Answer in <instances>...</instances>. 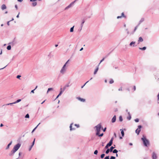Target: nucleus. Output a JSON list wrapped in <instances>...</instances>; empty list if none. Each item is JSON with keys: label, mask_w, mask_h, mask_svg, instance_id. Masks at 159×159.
<instances>
[{"label": "nucleus", "mask_w": 159, "mask_h": 159, "mask_svg": "<svg viewBox=\"0 0 159 159\" xmlns=\"http://www.w3.org/2000/svg\"><path fill=\"white\" fill-rule=\"evenodd\" d=\"M141 139L143 141L144 146L148 147L149 145V140L146 139V137L144 135H143V137L141 138Z\"/></svg>", "instance_id": "obj_1"}, {"label": "nucleus", "mask_w": 159, "mask_h": 159, "mask_svg": "<svg viewBox=\"0 0 159 159\" xmlns=\"http://www.w3.org/2000/svg\"><path fill=\"white\" fill-rule=\"evenodd\" d=\"M101 127L102 125L101 124H99L95 127V128H96V135H98L99 134Z\"/></svg>", "instance_id": "obj_2"}, {"label": "nucleus", "mask_w": 159, "mask_h": 159, "mask_svg": "<svg viewBox=\"0 0 159 159\" xmlns=\"http://www.w3.org/2000/svg\"><path fill=\"white\" fill-rule=\"evenodd\" d=\"M67 66H66V64H64L60 71V73L62 75L64 74L66 72Z\"/></svg>", "instance_id": "obj_3"}, {"label": "nucleus", "mask_w": 159, "mask_h": 159, "mask_svg": "<svg viewBox=\"0 0 159 159\" xmlns=\"http://www.w3.org/2000/svg\"><path fill=\"white\" fill-rule=\"evenodd\" d=\"M142 128V126L140 125L138 126V128L135 130L136 133L137 134V135H139L141 131L140 129Z\"/></svg>", "instance_id": "obj_4"}, {"label": "nucleus", "mask_w": 159, "mask_h": 159, "mask_svg": "<svg viewBox=\"0 0 159 159\" xmlns=\"http://www.w3.org/2000/svg\"><path fill=\"white\" fill-rule=\"evenodd\" d=\"M20 145L21 144L20 143H18L14 146L13 149L16 151L20 148Z\"/></svg>", "instance_id": "obj_5"}, {"label": "nucleus", "mask_w": 159, "mask_h": 159, "mask_svg": "<svg viewBox=\"0 0 159 159\" xmlns=\"http://www.w3.org/2000/svg\"><path fill=\"white\" fill-rule=\"evenodd\" d=\"M77 0H75L74 1H73V2H71L68 6H67L65 8V10L67 9H68L69 8H70V7H71L75 3V2L76 1H77Z\"/></svg>", "instance_id": "obj_6"}, {"label": "nucleus", "mask_w": 159, "mask_h": 159, "mask_svg": "<svg viewBox=\"0 0 159 159\" xmlns=\"http://www.w3.org/2000/svg\"><path fill=\"white\" fill-rule=\"evenodd\" d=\"M152 158L153 159H157V158L156 154L154 152L152 153Z\"/></svg>", "instance_id": "obj_7"}, {"label": "nucleus", "mask_w": 159, "mask_h": 159, "mask_svg": "<svg viewBox=\"0 0 159 159\" xmlns=\"http://www.w3.org/2000/svg\"><path fill=\"white\" fill-rule=\"evenodd\" d=\"M16 152L13 148V150L11 151V153L9 154L10 156H12Z\"/></svg>", "instance_id": "obj_8"}, {"label": "nucleus", "mask_w": 159, "mask_h": 159, "mask_svg": "<svg viewBox=\"0 0 159 159\" xmlns=\"http://www.w3.org/2000/svg\"><path fill=\"white\" fill-rule=\"evenodd\" d=\"M116 120V115H115L111 119V122L112 123L115 122Z\"/></svg>", "instance_id": "obj_9"}, {"label": "nucleus", "mask_w": 159, "mask_h": 159, "mask_svg": "<svg viewBox=\"0 0 159 159\" xmlns=\"http://www.w3.org/2000/svg\"><path fill=\"white\" fill-rule=\"evenodd\" d=\"M99 64L98 65V66H97L96 68L95 69L94 71V74L95 75L97 71H98V69H99Z\"/></svg>", "instance_id": "obj_10"}, {"label": "nucleus", "mask_w": 159, "mask_h": 159, "mask_svg": "<svg viewBox=\"0 0 159 159\" xmlns=\"http://www.w3.org/2000/svg\"><path fill=\"white\" fill-rule=\"evenodd\" d=\"M77 99L78 100L80 101L81 102H84L85 101V100L84 99L80 97H77Z\"/></svg>", "instance_id": "obj_11"}, {"label": "nucleus", "mask_w": 159, "mask_h": 159, "mask_svg": "<svg viewBox=\"0 0 159 159\" xmlns=\"http://www.w3.org/2000/svg\"><path fill=\"white\" fill-rule=\"evenodd\" d=\"M122 17H125L126 16L124 15V13L123 12H122V13H121V16H118L117 17V19H119V18H121Z\"/></svg>", "instance_id": "obj_12"}, {"label": "nucleus", "mask_w": 159, "mask_h": 159, "mask_svg": "<svg viewBox=\"0 0 159 159\" xmlns=\"http://www.w3.org/2000/svg\"><path fill=\"white\" fill-rule=\"evenodd\" d=\"M6 8V6L5 4H3L1 7V9L2 10H4Z\"/></svg>", "instance_id": "obj_13"}, {"label": "nucleus", "mask_w": 159, "mask_h": 159, "mask_svg": "<svg viewBox=\"0 0 159 159\" xmlns=\"http://www.w3.org/2000/svg\"><path fill=\"white\" fill-rule=\"evenodd\" d=\"M12 142L11 141L7 145V147L6 148V149H8L9 148Z\"/></svg>", "instance_id": "obj_14"}, {"label": "nucleus", "mask_w": 159, "mask_h": 159, "mask_svg": "<svg viewBox=\"0 0 159 159\" xmlns=\"http://www.w3.org/2000/svg\"><path fill=\"white\" fill-rule=\"evenodd\" d=\"M128 114L129 115V116L128 117H127V119L128 120H130L131 118V116L130 114V113L129 112H128Z\"/></svg>", "instance_id": "obj_15"}, {"label": "nucleus", "mask_w": 159, "mask_h": 159, "mask_svg": "<svg viewBox=\"0 0 159 159\" xmlns=\"http://www.w3.org/2000/svg\"><path fill=\"white\" fill-rule=\"evenodd\" d=\"M143 41V38H142V37H139V40H138V41L139 42H142Z\"/></svg>", "instance_id": "obj_16"}, {"label": "nucleus", "mask_w": 159, "mask_h": 159, "mask_svg": "<svg viewBox=\"0 0 159 159\" xmlns=\"http://www.w3.org/2000/svg\"><path fill=\"white\" fill-rule=\"evenodd\" d=\"M85 22V21L84 20H82V22L81 25V30L82 29V28L84 24V23Z\"/></svg>", "instance_id": "obj_17"}, {"label": "nucleus", "mask_w": 159, "mask_h": 159, "mask_svg": "<svg viewBox=\"0 0 159 159\" xmlns=\"http://www.w3.org/2000/svg\"><path fill=\"white\" fill-rule=\"evenodd\" d=\"M120 130L121 131V134L122 135V137H124V132L123 131V130L121 129H120Z\"/></svg>", "instance_id": "obj_18"}, {"label": "nucleus", "mask_w": 159, "mask_h": 159, "mask_svg": "<svg viewBox=\"0 0 159 159\" xmlns=\"http://www.w3.org/2000/svg\"><path fill=\"white\" fill-rule=\"evenodd\" d=\"M144 20V18H142L141 20H140L139 21V24H138V25H139V24L141 23H142V22H143V21Z\"/></svg>", "instance_id": "obj_19"}, {"label": "nucleus", "mask_w": 159, "mask_h": 159, "mask_svg": "<svg viewBox=\"0 0 159 159\" xmlns=\"http://www.w3.org/2000/svg\"><path fill=\"white\" fill-rule=\"evenodd\" d=\"M135 42H133V41L131 42L129 44V46H132L133 44H134L133 46L134 47V44H135Z\"/></svg>", "instance_id": "obj_20"}, {"label": "nucleus", "mask_w": 159, "mask_h": 159, "mask_svg": "<svg viewBox=\"0 0 159 159\" xmlns=\"http://www.w3.org/2000/svg\"><path fill=\"white\" fill-rule=\"evenodd\" d=\"M115 148V147H114L112 146H111L110 148L109 149H110V152H112L113 150V149Z\"/></svg>", "instance_id": "obj_21"}, {"label": "nucleus", "mask_w": 159, "mask_h": 159, "mask_svg": "<svg viewBox=\"0 0 159 159\" xmlns=\"http://www.w3.org/2000/svg\"><path fill=\"white\" fill-rule=\"evenodd\" d=\"M112 143H111V142H109L107 144V146L108 147L111 146Z\"/></svg>", "instance_id": "obj_22"}, {"label": "nucleus", "mask_w": 159, "mask_h": 159, "mask_svg": "<svg viewBox=\"0 0 159 159\" xmlns=\"http://www.w3.org/2000/svg\"><path fill=\"white\" fill-rule=\"evenodd\" d=\"M40 124V123H39V124L32 131V133H33L35 130L36 129V128H37L39 125Z\"/></svg>", "instance_id": "obj_23"}, {"label": "nucleus", "mask_w": 159, "mask_h": 159, "mask_svg": "<svg viewBox=\"0 0 159 159\" xmlns=\"http://www.w3.org/2000/svg\"><path fill=\"white\" fill-rule=\"evenodd\" d=\"M113 153H117L118 151L116 149H115L112 151Z\"/></svg>", "instance_id": "obj_24"}, {"label": "nucleus", "mask_w": 159, "mask_h": 159, "mask_svg": "<svg viewBox=\"0 0 159 159\" xmlns=\"http://www.w3.org/2000/svg\"><path fill=\"white\" fill-rule=\"evenodd\" d=\"M7 49L8 50H10L11 49V46L10 45H8L7 47Z\"/></svg>", "instance_id": "obj_25"}, {"label": "nucleus", "mask_w": 159, "mask_h": 159, "mask_svg": "<svg viewBox=\"0 0 159 159\" xmlns=\"http://www.w3.org/2000/svg\"><path fill=\"white\" fill-rule=\"evenodd\" d=\"M119 121L120 122H121L123 121V119L122 116H120L119 117Z\"/></svg>", "instance_id": "obj_26"}, {"label": "nucleus", "mask_w": 159, "mask_h": 159, "mask_svg": "<svg viewBox=\"0 0 159 159\" xmlns=\"http://www.w3.org/2000/svg\"><path fill=\"white\" fill-rule=\"evenodd\" d=\"M72 125H73V123L71 124L70 125V130H73L75 129H74V128L72 129Z\"/></svg>", "instance_id": "obj_27"}, {"label": "nucleus", "mask_w": 159, "mask_h": 159, "mask_svg": "<svg viewBox=\"0 0 159 159\" xmlns=\"http://www.w3.org/2000/svg\"><path fill=\"white\" fill-rule=\"evenodd\" d=\"M74 27V26H73L71 28L70 30V32H72L73 31Z\"/></svg>", "instance_id": "obj_28"}, {"label": "nucleus", "mask_w": 159, "mask_h": 159, "mask_svg": "<svg viewBox=\"0 0 159 159\" xmlns=\"http://www.w3.org/2000/svg\"><path fill=\"white\" fill-rule=\"evenodd\" d=\"M139 49L143 50H144L146 49V48L145 47H144L142 48H139Z\"/></svg>", "instance_id": "obj_29"}, {"label": "nucleus", "mask_w": 159, "mask_h": 159, "mask_svg": "<svg viewBox=\"0 0 159 159\" xmlns=\"http://www.w3.org/2000/svg\"><path fill=\"white\" fill-rule=\"evenodd\" d=\"M32 5L33 7H35L37 5V2H34L32 3Z\"/></svg>", "instance_id": "obj_30"}, {"label": "nucleus", "mask_w": 159, "mask_h": 159, "mask_svg": "<svg viewBox=\"0 0 159 159\" xmlns=\"http://www.w3.org/2000/svg\"><path fill=\"white\" fill-rule=\"evenodd\" d=\"M21 101V99H18L17 100V101H16L15 102H14V103H15V104L16 103H18V102H20Z\"/></svg>", "instance_id": "obj_31"}, {"label": "nucleus", "mask_w": 159, "mask_h": 159, "mask_svg": "<svg viewBox=\"0 0 159 159\" xmlns=\"http://www.w3.org/2000/svg\"><path fill=\"white\" fill-rule=\"evenodd\" d=\"M139 25H138L136 26L135 27V28L134 29V31H133V32L132 34H133L134 33L136 30H137V28H138V26Z\"/></svg>", "instance_id": "obj_32"}, {"label": "nucleus", "mask_w": 159, "mask_h": 159, "mask_svg": "<svg viewBox=\"0 0 159 159\" xmlns=\"http://www.w3.org/2000/svg\"><path fill=\"white\" fill-rule=\"evenodd\" d=\"M53 90V88H49L48 89V91H47V93H48V92L51 91V90Z\"/></svg>", "instance_id": "obj_33"}, {"label": "nucleus", "mask_w": 159, "mask_h": 159, "mask_svg": "<svg viewBox=\"0 0 159 159\" xmlns=\"http://www.w3.org/2000/svg\"><path fill=\"white\" fill-rule=\"evenodd\" d=\"M109 152H110V149H107V150L106 151L105 153L106 154H108Z\"/></svg>", "instance_id": "obj_34"}, {"label": "nucleus", "mask_w": 159, "mask_h": 159, "mask_svg": "<svg viewBox=\"0 0 159 159\" xmlns=\"http://www.w3.org/2000/svg\"><path fill=\"white\" fill-rule=\"evenodd\" d=\"M96 135L98 136L99 137H102L103 135V134L102 133V134H100V133H99V134L98 135Z\"/></svg>", "instance_id": "obj_35"}, {"label": "nucleus", "mask_w": 159, "mask_h": 159, "mask_svg": "<svg viewBox=\"0 0 159 159\" xmlns=\"http://www.w3.org/2000/svg\"><path fill=\"white\" fill-rule=\"evenodd\" d=\"M105 154H102L101 155L100 157L101 158H103L105 156Z\"/></svg>", "instance_id": "obj_36"}, {"label": "nucleus", "mask_w": 159, "mask_h": 159, "mask_svg": "<svg viewBox=\"0 0 159 159\" xmlns=\"http://www.w3.org/2000/svg\"><path fill=\"white\" fill-rule=\"evenodd\" d=\"M113 139H114V138H113V137H112V138H111L110 140V141L109 142H111V143H113Z\"/></svg>", "instance_id": "obj_37"}, {"label": "nucleus", "mask_w": 159, "mask_h": 159, "mask_svg": "<svg viewBox=\"0 0 159 159\" xmlns=\"http://www.w3.org/2000/svg\"><path fill=\"white\" fill-rule=\"evenodd\" d=\"M15 104V103H14V102L12 103L7 104H6V105H12V104Z\"/></svg>", "instance_id": "obj_38"}, {"label": "nucleus", "mask_w": 159, "mask_h": 159, "mask_svg": "<svg viewBox=\"0 0 159 159\" xmlns=\"http://www.w3.org/2000/svg\"><path fill=\"white\" fill-rule=\"evenodd\" d=\"M113 82H114V81L112 79L111 80L109 81V83L110 84H111L113 83Z\"/></svg>", "instance_id": "obj_39"}, {"label": "nucleus", "mask_w": 159, "mask_h": 159, "mask_svg": "<svg viewBox=\"0 0 159 159\" xmlns=\"http://www.w3.org/2000/svg\"><path fill=\"white\" fill-rule=\"evenodd\" d=\"M98 153V151L97 150H95L94 152V154L97 155Z\"/></svg>", "instance_id": "obj_40"}, {"label": "nucleus", "mask_w": 159, "mask_h": 159, "mask_svg": "<svg viewBox=\"0 0 159 159\" xmlns=\"http://www.w3.org/2000/svg\"><path fill=\"white\" fill-rule=\"evenodd\" d=\"M25 118H29V115L28 114H27L25 116Z\"/></svg>", "instance_id": "obj_41"}, {"label": "nucleus", "mask_w": 159, "mask_h": 159, "mask_svg": "<svg viewBox=\"0 0 159 159\" xmlns=\"http://www.w3.org/2000/svg\"><path fill=\"white\" fill-rule=\"evenodd\" d=\"M139 120L138 118H137L135 120V121L136 122H138L139 121Z\"/></svg>", "instance_id": "obj_42"}, {"label": "nucleus", "mask_w": 159, "mask_h": 159, "mask_svg": "<svg viewBox=\"0 0 159 159\" xmlns=\"http://www.w3.org/2000/svg\"><path fill=\"white\" fill-rule=\"evenodd\" d=\"M116 157L114 156H111L110 159H115Z\"/></svg>", "instance_id": "obj_43"}, {"label": "nucleus", "mask_w": 159, "mask_h": 159, "mask_svg": "<svg viewBox=\"0 0 159 159\" xmlns=\"http://www.w3.org/2000/svg\"><path fill=\"white\" fill-rule=\"evenodd\" d=\"M35 139H34V141H33L32 143V147H33V145H34V142H35Z\"/></svg>", "instance_id": "obj_44"}, {"label": "nucleus", "mask_w": 159, "mask_h": 159, "mask_svg": "<svg viewBox=\"0 0 159 159\" xmlns=\"http://www.w3.org/2000/svg\"><path fill=\"white\" fill-rule=\"evenodd\" d=\"M104 60V58H103L101 61H100V63H99L98 64H99V65H100V64L102 61H103Z\"/></svg>", "instance_id": "obj_45"}, {"label": "nucleus", "mask_w": 159, "mask_h": 159, "mask_svg": "<svg viewBox=\"0 0 159 159\" xmlns=\"http://www.w3.org/2000/svg\"><path fill=\"white\" fill-rule=\"evenodd\" d=\"M21 75H17L16 76V78L17 79H20V78L21 77Z\"/></svg>", "instance_id": "obj_46"}, {"label": "nucleus", "mask_w": 159, "mask_h": 159, "mask_svg": "<svg viewBox=\"0 0 159 159\" xmlns=\"http://www.w3.org/2000/svg\"><path fill=\"white\" fill-rule=\"evenodd\" d=\"M104 159H109V156H107Z\"/></svg>", "instance_id": "obj_47"}, {"label": "nucleus", "mask_w": 159, "mask_h": 159, "mask_svg": "<svg viewBox=\"0 0 159 159\" xmlns=\"http://www.w3.org/2000/svg\"><path fill=\"white\" fill-rule=\"evenodd\" d=\"M118 90L119 91H122V87H120L119 89H118Z\"/></svg>", "instance_id": "obj_48"}, {"label": "nucleus", "mask_w": 159, "mask_h": 159, "mask_svg": "<svg viewBox=\"0 0 159 159\" xmlns=\"http://www.w3.org/2000/svg\"><path fill=\"white\" fill-rule=\"evenodd\" d=\"M69 60H68L64 64H66H66H67V63H68V62H69Z\"/></svg>", "instance_id": "obj_49"}, {"label": "nucleus", "mask_w": 159, "mask_h": 159, "mask_svg": "<svg viewBox=\"0 0 159 159\" xmlns=\"http://www.w3.org/2000/svg\"><path fill=\"white\" fill-rule=\"evenodd\" d=\"M11 21H9L7 22V25H8L9 26L10 25V22Z\"/></svg>", "instance_id": "obj_50"}, {"label": "nucleus", "mask_w": 159, "mask_h": 159, "mask_svg": "<svg viewBox=\"0 0 159 159\" xmlns=\"http://www.w3.org/2000/svg\"><path fill=\"white\" fill-rule=\"evenodd\" d=\"M35 90V89H34V90H31V93H34V91Z\"/></svg>", "instance_id": "obj_51"}, {"label": "nucleus", "mask_w": 159, "mask_h": 159, "mask_svg": "<svg viewBox=\"0 0 159 159\" xmlns=\"http://www.w3.org/2000/svg\"><path fill=\"white\" fill-rule=\"evenodd\" d=\"M75 125V126H76L77 128H78L79 127V125H77V124H76Z\"/></svg>", "instance_id": "obj_52"}, {"label": "nucleus", "mask_w": 159, "mask_h": 159, "mask_svg": "<svg viewBox=\"0 0 159 159\" xmlns=\"http://www.w3.org/2000/svg\"><path fill=\"white\" fill-rule=\"evenodd\" d=\"M108 147L107 146V145H106V146H105V149H108Z\"/></svg>", "instance_id": "obj_53"}, {"label": "nucleus", "mask_w": 159, "mask_h": 159, "mask_svg": "<svg viewBox=\"0 0 159 159\" xmlns=\"http://www.w3.org/2000/svg\"><path fill=\"white\" fill-rule=\"evenodd\" d=\"M32 147H32V145H31L30 146V148L29 149V151H30L31 150V149L32 148Z\"/></svg>", "instance_id": "obj_54"}, {"label": "nucleus", "mask_w": 159, "mask_h": 159, "mask_svg": "<svg viewBox=\"0 0 159 159\" xmlns=\"http://www.w3.org/2000/svg\"><path fill=\"white\" fill-rule=\"evenodd\" d=\"M126 30L127 31V34H129V32L128 31V29H126Z\"/></svg>", "instance_id": "obj_55"}, {"label": "nucleus", "mask_w": 159, "mask_h": 159, "mask_svg": "<svg viewBox=\"0 0 159 159\" xmlns=\"http://www.w3.org/2000/svg\"><path fill=\"white\" fill-rule=\"evenodd\" d=\"M157 97L158 100H159V93H158V95L157 96Z\"/></svg>", "instance_id": "obj_56"}, {"label": "nucleus", "mask_w": 159, "mask_h": 159, "mask_svg": "<svg viewBox=\"0 0 159 159\" xmlns=\"http://www.w3.org/2000/svg\"><path fill=\"white\" fill-rule=\"evenodd\" d=\"M15 7L16 8V9L17 10L18 9L17 6L16 5H15Z\"/></svg>", "instance_id": "obj_57"}, {"label": "nucleus", "mask_w": 159, "mask_h": 159, "mask_svg": "<svg viewBox=\"0 0 159 159\" xmlns=\"http://www.w3.org/2000/svg\"><path fill=\"white\" fill-rule=\"evenodd\" d=\"M106 127H105L103 129V131L104 132H105V131L106 130Z\"/></svg>", "instance_id": "obj_58"}, {"label": "nucleus", "mask_w": 159, "mask_h": 159, "mask_svg": "<svg viewBox=\"0 0 159 159\" xmlns=\"http://www.w3.org/2000/svg\"><path fill=\"white\" fill-rule=\"evenodd\" d=\"M134 91H135L136 90V87L135 86H134Z\"/></svg>", "instance_id": "obj_59"}, {"label": "nucleus", "mask_w": 159, "mask_h": 159, "mask_svg": "<svg viewBox=\"0 0 159 159\" xmlns=\"http://www.w3.org/2000/svg\"><path fill=\"white\" fill-rule=\"evenodd\" d=\"M36 0H30V1L34 2Z\"/></svg>", "instance_id": "obj_60"}, {"label": "nucleus", "mask_w": 159, "mask_h": 159, "mask_svg": "<svg viewBox=\"0 0 159 159\" xmlns=\"http://www.w3.org/2000/svg\"><path fill=\"white\" fill-rule=\"evenodd\" d=\"M20 14V12L16 16V17L18 18L19 17V15Z\"/></svg>", "instance_id": "obj_61"}, {"label": "nucleus", "mask_w": 159, "mask_h": 159, "mask_svg": "<svg viewBox=\"0 0 159 159\" xmlns=\"http://www.w3.org/2000/svg\"><path fill=\"white\" fill-rule=\"evenodd\" d=\"M66 87L65 86H64V88H63V91H64V90L66 89Z\"/></svg>", "instance_id": "obj_62"}, {"label": "nucleus", "mask_w": 159, "mask_h": 159, "mask_svg": "<svg viewBox=\"0 0 159 159\" xmlns=\"http://www.w3.org/2000/svg\"><path fill=\"white\" fill-rule=\"evenodd\" d=\"M23 0H17L18 2H21Z\"/></svg>", "instance_id": "obj_63"}, {"label": "nucleus", "mask_w": 159, "mask_h": 159, "mask_svg": "<svg viewBox=\"0 0 159 159\" xmlns=\"http://www.w3.org/2000/svg\"><path fill=\"white\" fill-rule=\"evenodd\" d=\"M64 91H62V90H61L60 92V93H61V94H62V93Z\"/></svg>", "instance_id": "obj_64"}]
</instances>
